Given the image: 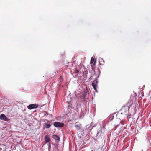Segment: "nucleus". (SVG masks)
Segmentation results:
<instances>
[{
	"mask_svg": "<svg viewBox=\"0 0 151 151\" xmlns=\"http://www.w3.org/2000/svg\"><path fill=\"white\" fill-rule=\"evenodd\" d=\"M99 132H98V133H97V134H98L99 133Z\"/></svg>",
	"mask_w": 151,
	"mask_h": 151,
	"instance_id": "14",
	"label": "nucleus"
},
{
	"mask_svg": "<svg viewBox=\"0 0 151 151\" xmlns=\"http://www.w3.org/2000/svg\"><path fill=\"white\" fill-rule=\"evenodd\" d=\"M0 119L8 121H9V119L7 118L4 114H1L0 116Z\"/></svg>",
	"mask_w": 151,
	"mask_h": 151,
	"instance_id": "5",
	"label": "nucleus"
},
{
	"mask_svg": "<svg viewBox=\"0 0 151 151\" xmlns=\"http://www.w3.org/2000/svg\"><path fill=\"white\" fill-rule=\"evenodd\" d=\"M97 84H98V81L96 80H95L93 81V82L92 83V86H93V88L95 91L97 92L98 91L97 89Z\"/></svg>",
	"mask_w": 151,
	"mask_h": 151,
	"instance_id": "2",
	"label": "nucleus"
},
{
	"mask_svg": "<svg viewBox=\"0 0 151 151\" xmlns=\"http://www.w3.org/2000/svg\"><path fill=\"white\" fill-rule=\"evenodd\" d=\"M94 61V59L93 57H92L91 59L90 63L91 64Z\"/></svg>",
	"mask_w": 151,
	"mask_h": 151,
	"instance_id": "10",
	"label": "nucleus"
},
{
	"mask_svg": "<svg viewBox=\"0 0 151 151\" xmlns=\"http://www.w3.org/2000/svg\"><path fill=\"white\" fill-rule=\"evenodd\" d=\"M53 138L57 142H59L60 138L58 136L56 135H54L53 136Z\"/></svg>",
	"mask_w": 151,
	"mask_h": 151,
	"instance_id": "6",
	"label": "nucleus"
},
{
	"mask_svg": "<svg viewBox=\"0 0 151 151\" xmlns=\"http://www.w3.org/2000/svg\"><path fill=\"white\" fill-rule=\"evenodd\" d=\"M81 125L80 124V125H75V126L76 128L78 130H81V127L80 126Z\"/></svg>",
	"mask_w": 151,
	"mask_h": 151,
	"instance_id": "9",
	"label": "nucleus"
},
{
	"mask_svg": "<svg viewBox=\"0 0 151 151\" xmlns=\"http://www.w3.org/2000/svg\"><path fill=\"white\" fill-rule=\"evenodd\" d=\"M112 116L113 117H114V116Z\"/></svg>",
	"mask_w": 151,
	"mask_h": 151,
	"instance_id": "13",
	"label": "nucleus"
},
{
	"mask_svg": "<svg viewBox=\"0 0 151 151\" xmlns=\"http://www.w3.org/2000/svg\"><path fill=\"white\" fill-rule=\"evenodd\" d=\"M84 98H85L83 94H82V95H81L80 96L79 98L78 97L79 99H84Z\"/></svg>",
	"mask_w": 151,
	"mask_h": 151,
	"instance_id": "11",
	"label": "nucleus"
},
{
	"mask_svg": "<svg viewBox=\"0 0 151 151\" xmlns=\"http://www.w3.org/2000/svg\"><path fill=\"white\" fill-rule=\"evenodd\" d=\"M79 72V71L78 70H76L75 71V73H76L77 74H78V73Z\"/></svg>",
	"mask_w": 151,
	"mask_h": 151,
	"instance_id": "12",
	"label": "nucleus"
},
{
	"mask_svg": "<svg viewBox=\"0 0 151 151\" xmlns=\"http://www.w3.org/2000/svg\"><path fill=\"white\" fill-rule=\"evenodd\" d=\"M54 125L57 127H62L64 126V124L63 123L56 122L54 123Z\"/></svg>",
	"mask_w": 151,
	"mask_h": 151,
	"instance_id": "3",
	"label": "nucleus"
},
{
	"mask_svg": "<svg viewBox=\"0 0 151 151\" xmlns=\"http://www.w3.org/2000/svg\"><path fill=\"white\" fill-rule=\"evenodd\" d=\"M133 97L132 96H130L129 101L125 105L122 106L121 109L120 110L121 114L127 115H129V109L133 103Z\"/></svg>",
	"mask_w": 151,
	"mask_h": 151,
	"instance_id": "1",
	"label": "nucleus"
},
{
	"mask_svg": "<svg viewBox=\"0 0 151 151\" xmlns=\"http://www.w3.org/2000/svg\"><path fill=\"white\" fill-rule=\"evenodd\" d=\"M38 106L39 105L37 104H31L28 106L27 108L29 109H32L37 108Z\"/></svg>",
	"mask_w": 151,
	"mask_h": 151,
	"instance_id": "4",
	"label": "nucleus"
},
{
	"mask_svg": "<svg viewBox=\"0 0 151 151\" xmlns=\"http://www.w3.org/2000/svg\"><path fill=\"white\" fill-rule=\"evenodd\" d=\"M45 140L46 143H49L50 139L48 135H46L45 136Z\"/></svg>",
	"mask_w": 151,
	"mask_h": 151,
	"instance_id": "8",
	"label": "nucleus"
},
{
	"mask_svg": "<svg viewBox=\"0 0 151 151\" xmlns=\"http://www.w3.org/2000/svg\"><path fill=\"white\" fill-rule=\"evenodd\" d=\"M51 125V124L49 123V122H48L47 123H45V127L46 128H49L50 127Z\"/></svg>",
	"mask_w": 151,
	"mask_h": 151,
	"instance_id": "7",
	"label": "nucleus"
}]
</instances>
